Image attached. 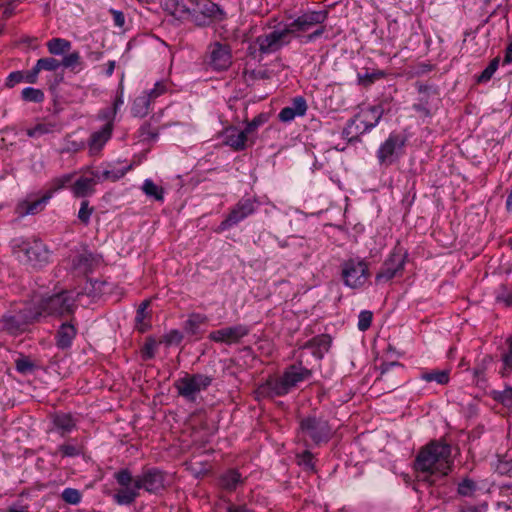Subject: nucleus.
I'll use <instances>...</instances> for the list:
<instances>
[{
    "mask_svg": "<svg viewBox=\"0 0 512 512\" xmlns=\"http://www.w3.org/2000/svg\"><path fill=\"white\" fill-rule=\"evenodd\" d=\"M62 499L71 505H77L81 501V493L74 488H66L62 492Z\"/></svg>",
    "mask_w": 512,
    "mask_h": 512,
    "instance_id": "4c0bfd02",
    "label": "nucleus"
},
{
    "mask_svg": "<svg viewBox=\"0 0 512 512\" xmlns=\"http://www.w3.org/2000/svg\"><path fill=\"white\" fill-rule=\"evenodd\" d=\"M60 130V126L54 121H43L27 130V135L32 138H39L43 135L54 133Z\"/></svg>",
    "mask_w": 512,
    "mask_h": 512,
    "instance_id": "cd10ccee",
    "label": "nucleus"
},
{
    "mask_svg": "<svg viewBox=\"0 0 512 512\" xmlns=\"http://www.w3.org/2000/svg\"><path fill=\"white\" fill-rule=\"evenodd\" d=\"M315 344H316V340H313L307 346H305V350L309 351L317 360H319L322 358L323 353L321 350L315 349Z\"/></svg>",
    "mask_w": 512,
    "mask_h": 512,
    "instance_id": "052dcab7",
    "label": "nucleus"
},
{
    "mask_svg": "<svg viewBox=\"0 0 512 512\" xmlns=\"http://www.w3.org/2000/svg\"><path fill=\"white\" fill-rule=\"evenodd\" d=\"M415 466L420 480L434 483L451 470V447L436 442L427 445L419 452Z\"/></svg>",
    "mask_w": 512,
    "mask_h": 512,
    "instance_id": "f03ea898",
    "label": "nucleus"
},
{
    "mask_svg": "<svg viewBox=\"0 0 512 512\" xmlns=\"http://www.w3.org/2000/svg\"><path fill=\"white\" fill-rule=\"evenodd\" d=\"M189 12L190 15L186 21L198 26L209 25L214 20L222 19L223 15L220 7L211 0H192Z\"/></svg>",
    "mask_w": 512,
    "mask_h": 512,
    "instance_id": "0eeeda50",
    "label": "nucleus"
},
{
    "mask_svg": "<svg viewBox=\"0 0 512 512\" xmlns=\"http://www.w3.org/2000/svg\"><path fill=\"white\" fill-rule=\"evenodd\" d=\"M65 68H74L80 63V53L72 52L63 57L62 62H60Z\"/></svg>",
    "mask_w": 512,
    "mask_h": 512,
    "instance_id": "a18cd8bd",
    "label": "nucleus"
},
{
    "mask_svg": "<svg viewBox=\"0 0 512 512\" xmlns=\"http://www.w3.org/2000/svg\"><path fill=\"white\" fill-rule=\"evenodd\" d=\"M327 18L325 11H311L302 14L290 24L286 25L290 34L298 31H307L315 25L323 23Z\"/></svg>",
    "mask_w": 512,
    "mask_h": 512,
    "instance_id": "dca6fc26",
    "label": "nucleus"
},
{
    "mask_svg": "<svg viewBox=\"0 0 512 512\" xmlns=\"http://www.w3.org/2000/svg\"><path fill=\"white\" fill-rule=\"evenodd\" d=\"M37 77L32 75L30 71H28L26 74H24V80L23 82L34 84L37 82Z\"/></svg>",
    "mask_w": 512,
    "mask_h": 512,
    "instance_id": "0e129e2a",
    "label": "nucleus"
},
{
    "mask_svg": "<svg viewBox=\"0 0 512 512\" xmlns=\"http://www.w3.org/2000/svg\"><path fill=\"white\" fill-rule=\"evenodd\" d=\"M80 296V292L65 291L41 300L34 299L33 301L38 305L37 307H28L24 311L20 312L19 315L10 317L6 320L5 326L12 333H15L20 331L21 328L20 325L14 327V322L27 324L38 321L42 317L71 313Z\"/></svg>",
    "mask_w": 512,
    "mask_h": 512,
    "instance_id": "f257e3e1",
    "label": "nucleus"
},
{
    "mask_svg": "<svg viewBox=\"0 0 512 512\" xmlns=\"http://www.w3.org/2000/svg\"><path fill=\"white\" fill-rule=\"evenodd\" d=\"M7 512H28V509L27 507L12 506L7 510Z\"/></svg>",
    "mask_w": 512,
    "mask_h": 512,
    "instance_id": "338daca9",
    "label": "nucleus"
},
{
    "mask_svg": "<svg viewBox=\"0 0 512 512\" xmlns=\"http://www.w3.org/2000/svg\"><path fill=\"white\" fill-rule=\"evenodd\" d=\"M47 48L52 55H63L71 48V43L63 38H53L47 42Z\"/></svg>",
    "mask_w": 512,
    "mask_h": 512,
    "instance_id": "c756f323",
    "label": "nucleus"
},
{
    "mask_svg": "<svg viewBox=\"0 0 512 512\" xmlns=\"http://www.w3.org/2000/svg\"><path fill=\"white\" fill-rule=\"evenodd\" d=\"M59 451L63 456L73 457L81 453V449L72 444H65L59 447Z\"/></svg>",
    "mask_w": 512,
    "mask_h": 512,
    "instance_id": "864d4df0",
    "label": "nucleus"
},
{
    "mask_svg": "<svg viewBox=\"0 0 512 512\" xmlns=\"http://www.w3.org/2000/svg\"><path fill=\"white\" fill-rule=\"evenodd\" d=\"M267 120V117L263 114L255 117L252 121L248 122L246 128L244 129L247 137L253 134L261 125H263Z\"/></svg>",
    "mask_w": 512,
    "mask_h": 512,
    "instance_id": "ea45409f",
    "label": "nucleus"
},
{
    "mask_svg": "<svg viewBox=\"0 0 512 512\" xmlns=\"http://www.w3.org/2000/svg\"><path fill=\"white\" fill-rule=\"evenodd\" d=\"M34 363L26 357H21L16 360V369L23 374L31 373L34 369Z\"/></svg>",
    "mask_w": 512,
    "mask_h": 512,
    "instance_id": "79ce46f5",
    "label": "nucleus"
},
{
    "mask_svg": "<svg viewBox=\"0 0 512 512\" xmlns=\"http://www.w3.org/2000/svg\"><path fill=\"white\" fill-rule=\"evenodd\" d=\"M476 489V485L473 481L465 479L458 486V492L462 496H471Z\"/></svg>",
    "mask_w": 512,
    "mask_h": 512,
    "instance_id": "de8ad7c7",
    "label": "nucleus"
},
{
    "mask_svg": "<svg viewBox=\"0 0 512 512\" xmlns=\"http://www.w3.org/2000/svg\"><path fill=\"white\" fill-rule=\"evenodd\" d=\"M301 431L315 443L326 440L330 434V428L327 422L314 417H309L302 421Z\"/></svg>",
    "mask_w": 512,
    "mask_h": 512,
    "instance_id": "4468645a",
    "label": "nucleus"
},
{
    "mask_svg": "<svg viewBox=\"0 0 512 512\" xmlns=\"http://www.w3.org/2000/svg\"><path fill=\"white\" fill-rule=\"evenodd\" d=\"M74 269L79 270L81 273H86L89 268V257L85 254L78 255L73 262Z\"/></svg>",
    "mask_w": 512,
    "mask_h": 512,
    "instance_id": "c03bdc74",
    "label": "nucleus"
},
{
    "mask_svg": "<svg viewBox=\"0 0 512 512\" xmlns=\"http://www.w3.org/2000/svg\"><path fill=\"white\" fill-rule=\"evenodd\" d=\"M503 371L502 374L506 375L512 369V339L509 341L508 352L503 356Z\"/></svg>",
    "mask_w": 512,
    "mask_h": 512,
    "instance_id": "3c124183",
    "label": "nucleus"
},
{
    "mask_svg": "<svg viewBox=\"0 0 512 512\" xmlns=\"http://www.w3.org/2000/svg\"><path fill=\"white\" fill-rule=\"evenodd\" d=\"M22 98L28 102L39 103L44 99V93L40 89L26 87L22 90Z\"/></svg>",
    "mask_w": 512,
    "mask_h": 512,
    "instance_id": "f704fd0d",
    "label": "nucleus"
},
{
    "mask_svg": "<svg viewBox=\"0 0 512 512\" xmlns=\"http://www.w3.org/2000/svg\"><path fill=\"white\" fill-rule=\"evenodd\" d=\"M13 250L17 257L34 267H41L49 261V251L37 240L27 241L22 238L13 240Z\"/></svg>",
    "mask_w": 512,
    "mask_h": 512,
    "instance_id": "39448f33",
    "label": "nucleus"
},
{
    "mask_svg": "<svg viewBox=\"0 0 512 512\" xmlns=\"http://www.w3.org/2000/svg\"><path fill=\"white\" fill-rule=\"evenodd\" d=\"M370 277L369 267L365 260L352 258L342 264V278L345 286L359 289Z\"/></svg>",
    "mask_w": 512,
    "mask_h": 512,
    "instance_id": "423d86ee",
    "label": "nucleus"
},
{
    "mask_svg": "<svg viewBox=\"0 0 512 512\" xmlns=\"http://www.w3.org/2000/svg\"><path fill=\"white\" fill-rule=\"evenodd\" d=\"M499 65L497 58L493 59L490 64L484 69V71L478 77V82H487L491 79L493 74L496 72Z\"/></svg>",
    "mask_w": 512,
    "mask_h": 512,
    "instance_id": "58836bf2",
    "label": "nucleus"
},
{
    "mask_svg": "<svg viewBox=\"0 0 512 512\" xmlns=\"http://www.w3.org/2000/svg\"><path fill=\"white\" fill-rule=\"evenodd\" d=\"M148 305L149 301L146 300L139 306L137 310L135 321L136 327L140 332H145L149 327L148 323L145 321L147 318L146 310L148 308Z\"/></svg>",
    "mask_w": 512,
    "mask_h": 512,
    "instance_id": "72a5a7b5",
    "label": "nucleus"
},
{
    "mask_svg": "<svg viewBox=\"0 0 512 512\" xmlns=\"http://www.w3.org/2000/svg\"><path fill=\"white\" fill-rule=\"evenodd\" d=\"M506 207L509 211H512V189L506 200Z\"/></svg>",
    "mask_w": 512,
    "mask_h": 512,
    "instance_id": "774afa93",
    "label": "nucleus"
},
{
    "mask_svg": "<svg viewBox=\"0 0 512 512\" xmlns=\"http://www.w3.org/2000/svg\"><path fill=\"white\" fill-rule=\"evenodd\" d=\"M15 3L14 1H11L7 4V6L5 7V10H4V16L9 18L10 16L13 15L14 13V9H15Z\"/></svg>",
    "mask_w": 512,
    "mask_h": 512,
    "instance_id": "e2e57ef3",
    "label": "nucleus"
},
{
    "mask_svg": "<svg viewBox=\"0 0 512 512\" xmlns=\"http://www.w3.org/2000/svg\"><path fill=\"white\" fill-rule=\"evenodd\" d=\"M421 379L426 382H436L438 384L444 385L449 381V373L446 370H435L431 372H426L421 375Z\"/></svg>",
    "mask_w": 512,
    "mask_h": 512,
    "instance_id": "2f4dec72",
    "label": "nucleus"
},
{
    "mask_svg": "<svg viewBox=\"0 0 512 512\" xmlns=\"http://www.w3.org/2000/svg\"><path fill=\"white\" fill-rule=\"evenodd\" d=\"M152 101L144 93L138 96L132 105L131 111L135 117H144L148 114Z\"/></svg>",
    "mask_w": 512,
    "mask_h": 512,
    "instance_id": "c85d7f7f",
    "label": "nucleus"
},
{
    "mask_svg": "<svg viewBox=\"0 0 512 512\" xmlns=\"http://www.w3.org/2000/svg\"><path fill=\"white\" fill-rule=\"evenodd\" d=\"M223 144L235 151H242L247 146L248 137L244 130L230 126L222 132Z\"/></svg>",
    "mask_w": 512,
    "mask_h": 512,
    "instance_id": "aec40b11",
    "label": "nucleus"
},
{
    "mask_svg": "<svg viewBox=\"0 0 512 512\" xmlns=\"http://www.w3.org/2000/svg\"><path fill=\"white\" fill-rule=\"evenodd\" d=\"M142 190L146 196L153 198L157 201L164 200V189L155 184L151 179H145L142 185Z\"/></svg>",
    "mask_w": 512,
    "mask_h": 512,
    "instance_id": "7c9ffc66",
    "label": "nucleus"
},
{
    "mask_svg": "<svg viewBox=\"0 0 512 512\" xmlns=\"http://www.w3.org/2000/svg\"><path fill=\"white\" fill-rule=\"evenodd\" d=\"M290 32L285 25L282 28L273 30L267 34L257 37L256 43L262 53L269 54L279 50L283 45L289 43Z\"/></svg>",
    "mask_w": 512,
    "mask_h": 512,
    "instance_id": "9b49d317",
    "label": "nucleus"
},
{
    "mask_svg": "<svg viewBox=\"0 0 512 512\" xmlns=\"http://www.w3.org/2000/svg\"><path fill=\"white\" fill-rule=\"evenodd\" d=\"M112 13L115 25L118 27H123L125 24V17L123 13L120 11H113Z\"/></svg>",
    "mask_w": 512,
    "mask_h": 512,
    "instance_id": "680f3d73",
    "label": "nucleus"
},
{
    "mask_svg": "<svg viewBox=\"0 0 512 512\" xmlns=\"http://www.w3.org/2000/svg\"><path fill=\"white\" fill-rule=\"evenodd\" d=\"M72 177H73L72 174H65V175L55 179L54 183H53L55 190L61 189L66 184L70 183L72 180Z\"/></svg>",
    "mask_w": 512,
    "mask_h": 512,
    "instance_id": "13d9d810",
    "label": "nucleus"
},
{
    "mask_svg": "<svg viewBox=\"0 0 512 512\" xmlns=\"http://www.w3.org/2000/svg\"><path fill=\"white\" fill-rule=\"evenodd\" d=\"M167 90L166 84L163 81H158L155 83L154 87L148 91L144 92L146 96H149L151 101H154L159 96L163 95Z\"/></svg>",
    "mask_w": 512,
    "mask_h": 512,
    "instance_id": "37998d69",
    "label": "nucleus"
},
{
    "mask_svg": "<svg viewBox=\"0 0 512 512\" xmlns=\"http://www.w3.org/2000/svg\"><path fill=\"white\" fill-rule=\"evenodd\" d=\"M115 479L120 488L115 493L114 500L120 505L134 502L141 490L137 477L134 478L129 470L123 469L115 474Z\"/></svg>",
    "mask_w": 512,
    "mask_h": 512,
    "instance_id": "1a4fd4ad",
    "label": "nucleus"
},
{
    "mask_svg": "<svg viewBox=\"0 0 512 512\" xmlns=\"http://www.w3.org/2000/svg\"><path fill=\"white\" fill-rule=\"evenodd\" d=\"M493 399L501 402L508 409L512 410V388H506L503 391H492Z\"/></svg>",
    "mask_w": 512,
    "mask_h": 512,
    "instance_id": "c9c22d12",
    "label": "nucleus"
},
{
    "mask_svg": "<svg viewBox=\"0 0 512 512\" xmlns=\"http://www.w3.org/2000/svg\"><path fill=\"white\" fill-rule=\"evenodd\" d=\"M381 106L362 107L343 129V136L349 141L357 140L361 135L376 127L382 118Z\"/></svg>",
    "mask_w": 512,
    "mask_h": 512,
    "instance_id": "20e7f679",
    "label": "nucleus"
},
{
    "mask_svg": "<svg viewBox=\"0 0 512 512\" xmlns=\"http://www.w3.org/2000/svg\"><path fill=\"white\" fill-rule=\"evenodd\" d=\"M182 338L183 336L178 330H171L165 336V340L168 344H179Z\"/></svg>",
    "mask_w": 512,
    "mask_h": 512,
    "instance_id": "4d7b16f0",
    "label": "nucleus"
},
{
    "mask_svg": "<svg viewBox=\"0 0 512 512\" xmlns=\"http://www.w3.org/2000/svg\"><path fill=\"white\" fill-rule=\"evenodd\" d=\"M51 197V194L44 195L38 199L28 197L18 203L16 212L20 217L34 215L44 209Z\"/></svg>",
    "mask_w": 512,
    "mask_h": 512,
    "instance_id": "4be33fe9",
    "label": "nucleus"
},
{
    "mask_svg": "<svg viewBox=\"0 0 512 512\" xmlns=\"http://www.w3.org/2000/svg\"><path fill=\"white\" fill-rule=\"evenodd\" d=\"M24 80V73L21 71H14L11 72L7 79H6V86L7 87H14L16 84L23 82Z\"/></svg>",
    "mask_w": 512,
    "mask_h": 512,
    "instance_id": "603ef678",
    "label": "nucleus"
},
{
    "mask_svg": "<svg viewBox=\"0 0 512 512\" xmlns=\"http://www.w3.org/2000/svg\"><path fill=\"white\" fill-rule=\"evenodd\" d=\"M54 424L63 433L70 432L75 427V421L69 414L55 415Z\"/></svg>",
    "mask_w": 512,
    "mask_h": 512,
    "instance_id": "473e14b6",
    "label": "nucleus"
},
{
    "mask_svg": "<svg viewBox=\"0 0 512 512\" xmlns=\"http://www.w3.org/2000/svg\"><path fill=\"white\" fill-rule=\"evenodd\" d=\"M405 144L406 137L404 135L391 133L377 150L376 156L379 164L390 166L395 163L402 156Z\"/></svg>",
    "mask_w": 512,
    "mask_h": 512,
    "instance_id": "6e6552de",
    "label": "nucleus"
},
{
    "mask_svg": "<svg viewBox=\"0 0 512 512\" xmlns=\"http://www.w3.org/2000/svg\"><path fill=\"white\" fill-rule=\"evenodd\" d=\"M307 111V102L302 96L295 97L291 104L287 107H284L279 112V119L282 122L289 123L293 121L296 117H302L306 114Z\"/></svg>",
    "mask_w": 512,
    "mask_h": 512,
    "instance_id": "5701e85b",
    "label": "nucleus"
},
{
    "mask_svg": "<svg viewBox=\"0 0 512 512\" xmlns=\"http://www.w3.org/2000/svg\"><path fill=\"white\" fill-rule=\"evenodd\" d=\"M132 169V165H121V163H109L102 170H95L96 180L99 183L104 181L115 182Z\"/></svg>",
    "mask_w": 512,
    "mask_h": 512,
    "instance_id": "6ab92c4d",
    "label": "nucleus"
},
{
    "mask_svg": "<svg viewBox=\"0 0 512 512\" xmlns=\"http://www.w3.org/2000/svg\"><path fill=\"white\" fill-rule=\"evenodd\" d=\"M496 471L502 475L512 476V458L510 460L499 461Z\"/></svg>",
    "mask_w": 512,
    "mask_h": 512,
    "instance_id": "5fc2aeb1",
    "label": "nucleus"
},
{
    "mask_svg": "<svg viewBox=\"0 0 512 512\" xmlns=\"http://www.w3.org/2000/svg\"><path fill=\"white\" fill-rule=\"evenodd\" d=\"M504 62L505 63H511L512 62V44H510L508 46L507 50H506Z\"/></svg>",
    "mask_w": 512,
    "mask_h": 512,
    "instance_id": "69168bd1",
    "label": "nucleus"
},
{
    "mask_svg": "<svg viewBox=\"0 0 512 512\" xmlns=\"http://www.w3.org/2000/svg\"><path fill=\"white\" fill-rule=\"evenodd\" d=\"M76 328L71 323H63L56 335V344L61 349H66L71 346L73 339L76 336Z\"/></svg>",
    "mask_w": 512,
    "mask_h": 512,
    "instance_id": "bb28decb",
    "label": "nucleus"
},
{
    "mask_svg": "<svg viewBox=\"0 0 512 512\" xmlns=\"http://www.w3.org/2000/svg\"><path fill=\"white\" fill-rule=\"evenodd\" d=\"M232 64L231 51L218 42L209 46L208 65L215 71H223Z\"/></svg>",
    "mask_w": 512,
    "mask_h": 512,
    "instance_id": "ddd939ff",
    "label": "nucleus"
},
{
    "mask_svg": "<svg viewBox=\"0 0 512 512\" xmlns=\"http://www.w3.org/2000/svg\"><path fill=\"white\" fill-rule=\"evenodd\" d=\"M373 314L371 311L363 310L358 316V329L360 331H366L372 322Z\"/></svg>",
    "mask_w": 512,
    "mask_h": 512,
    "instance_id": "a19ab883",
    "label": "nucleus"
},
{
    "mask_svg": "<svg viewBox=\"0 0 512 512\" xmlns=\"http://www.w3.org/2000/svg\"><path fill=\"white\" fill-rule=\"evenodd\" d=\"M257 205L256 201L253 199H242L240 200L235 207L231 210L228 217L221 222L219 226V231H224L248 216L252 215L256 211Z\"/></svg>",
    "mask_w": 512,
    "mask_h": 512,
    "instance_id": "f8f14e48",
    "label": "nucleus"
},
{
    "mask_svg": "<svg viewBox=\"0 0 512 512\" xmlns=\"http://www.w3.org/2000/svg\"><path fill=\"white\" fill-rule=\"evenodd\" d=\"M140 489H145L149 493H156L164 488V475L157 469H149L137 476Z\"/></svg>",
    "mask_w": 512,
    "mask_h": 512,
    "instance_id": "a211bd4d",
    "label": "nucleus"
},
{
    "mask_svg": "<svg viewBox=\"0 0 512 512\" xmlns=\"http://www.w3.org/2000/svg\"><path fill=\"white\" fill-rule=\"evenodd\" d=\"M247 333L248 329L246 326L236 325L211 332L209 339L218 343L232 344L238 342Z\"/></svg>",
    "mask_w": 512,
    "mask_h": 512,
    "instance_id": "f3484780",
    "label": "nucleus"
},
{
    "mask_svg": "<svg viewBox=\"0 0 512 512\" xmlns=\"http://www.w3.org/2000/svg\"><path fill=\"white\" fill-rule=\"evenodd\" d=\"M91 214H92V209L89 208L88 201H86V200L82 201L80 210L78 212V218L82 222L88 223L90 220Z\"/></svg>",
    "mask_w": 512,
    "mask_h": 512,
    "instance_id": "8fccbe9b",
    "label": "nucleus"
},
{
    "mask_svg": "<svg viewBox=\"0 0 512 512\" xmlns=\"http://www.w3.org/2000/svg\"><path fill=\"white\" fill-rule=\"evenodd\" d=\"M39 66L42 67V70L55 71L61 66V63L55 58L48 57L39 59Z\"/></svg>",
    "mask_w": 512,
    "mask_h": 512,
    "instance_id": "49530a36",
    "label": "nucleus"
},
{
    "mask_svg": "<svg viewBox=\"0 0 512 512\" xmlns=\"http://www.w3.org/2000/svg\"><path fill=\"white\" fill-rule=\"evenodd\" d=\"M311 370L301 365H292L284 374L275 379L268 380L262 387L261 393L269 396H282L290 392L299 383L309 379Z\"/></svg>",
    "mask_w": 512,
    "mask_h": 512,
    "instance_id": "7ed1b4c3",
    "label": "nucleus"
},
{
    "mask_svg": "<svg viewBox=\"0 0 512 512\" xmlns=\"http://www.w3.org/2000/svg\"><path fill=\"white\" fill-rule=\"evenodd\" d=\"M211 384V378L206 375H186L175 383L178 393L188 400H195L197 394Z\"/></svg>",
    "mask_w": 512,
    "mask_h": 512,
    "instance_id": "9d476101",
    "label": "nucleus"
},
{
    "mask_svg": "<svg viewBox=\"0 0 512 512\" xmlns=\"http://www.w3.org/2000/svg\"><path fill=\"white\" fill-rule=\"evenodd\" d=\"M89 176L79 177L71 186V191L75 197H87L94 193V187L99 183L96 180L95 170L88 169Z\"/></svg>",
    "mask_w": 512,
    "mask_h": 512,
    "instance_id": "412c9836",
    "label": "nucleus"
},
{
    "mask_svg": "<svg viewBox=\"0 0 512 512\" xmlns=\"http://www.w3.org/2000/svg\"><path fill=\"white\" fill-rule=\"evenodd\" d=\"M383 76V73H365V74H358V82L362 85H368L372 83L375 79L380 78Z\"/></svg>",
    "mask_w": 512,
    "mask_h": 512,
    "instance_id": "6e6d98bb",
    "label": "nucleus"
},
{
    "mask_svg": "<svg viewBox=\"0 0 512 512\" xmlns=\"http://www.w3.org/2000/svg\"><path fill=\"white\" fill-rule=\"evenodd\" d=\"M207 321V317L202 314H192L186 320L184 330L189 335L199 336L205 331L204 327L207 325Z\"/></svg>",
    "mask_w": 512,
    "mask_h": 512,
    "instance_id": "a878e982",
    "label": "nucleus"
},
{
    "mask_svg": "<svg viewBox=\"0 0 512 512\" xmlns=\"http://www.w3.org/2000/svg\"><path fill=\"white\" fill-rule=\"evenodd\" d=\"M240 480V474L237 471L231 470L222 476L221 484L226 489H234Z\"/></svg>",
    "mask_w": 512,
    "mask_h": 512,
    "instance_id": "e433bc0d",
    "label": "nucleus"
},
{
    "mask_svg": "<svg viewBox=\"0 0 512 512\" xmlns=\"http://www.w3.org/2000/svg\"><path fill=\"white\" fill-rule=\"evenodd\" d=\"M112 129V122L109 121L101 130L94 132L91 135L90 141L88 143L91 154L98 153L104 147L106 142L111 137Z\"/></svg>",
    "mask_w": 512,
    "mask_h": 512,
    "instance_id": "393cba45",
    "label": "nucleus"
},
{
    "mask_svg": "<svg viewBox=\"0 0 512 512\" xmlns=\"http://www.w3.org/2000/svg\"><path fill=\"white\" fill-rule=\"evenodd\" d=\"M497 300L505 303L506 305H512V292L503 290L497 296Z\"/></svg>",
    "mask_w": 512,
    "mask_h": 512,
    "instance_id": "bf43d9fd",
    "label": "nucleus"
},
{
    "mask_svg": "<svg viewBox=\"0 0 512 512\" xmlns=\"http://www.w3.org/2000/svg\"><path fill=\"white\" fill-rule=\"evenodd\" d=\"M163 9L175 19L186 21L190 15L192 0H161Z\"/></svg>",
    "mask_w": 512,
    "mask_h": 512,
    "instance_id": "b1692460",
    "label": "nucleus"
},
{
    "mask_svg": "<svg viewBox=\"0 0 512 512\" xmlns=\"http://www.w3.org/2000/svg\"><path fill=\"white\" fill-rule=\"evenodd\" d=\"M124 104V98L123 93L121 92L120 95L117 96L113 103V107L109 110V112L104 115L105 119H109V121L112 122L114 117L116 116L118 110L121 108V106Z\"/></svg>",
    "mask_w": 512,
    "mask_h": 512,
    "instance_id": "09e8293b",
    "label": "nucleus"
},
{
    "mask_svg": "<svg viewBox=\"0 0 512 512\" xmlns=\"http://www.w3.org/2000/svg\"><path fill=\"white\" fill-rule=\"evenodd\" d=\"M404 266V257L400 252H394L383 263L381 270L376 275L377 283H386L395 277Z\"/></svg>",
    "mask_w": 512,
    "mask_h": 512,
    "instance_id": "2eb2a0df",
    "label": "nucleus"
}]
</instances>
